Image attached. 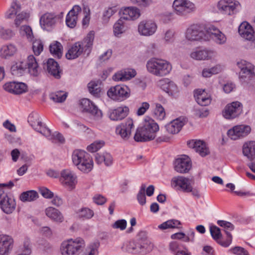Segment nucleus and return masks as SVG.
Returning <instances> with one entry per match:
<instances>
[{
    "label": "nucleus",
    "instance_id": "nucleus-33",
    "mask_svg": "<svg viewBox=\"0 0 255 255\" xmlns=\"http://www.w3.org/2000/svg\"><path fill=\"white\" fill-rule=\"evenodd\" d=\"M194 98L197 103L201 106L209 105L211 101L210 96L204 90L198 89L194 91Z\"/></svg>",
    "mask_w": 255,
    "mask_h": 255
},
{
    "label": "nucleus",
    "instance_id": "nucleus-5",
    "mask_svg": "<svg viewBox=\"0 0 255 255\" xmlns=\"http://www.w3.org/2000/svg\"><path fill=\"white\" fill-rule=\"evenodd\" d=\"M85 246L84 241L81 238L63 241L60 247L62 255H77Z\"/></svg>",
    "mask_w": 255,
    "mask_h": 255
},
{
    "label": "nucleus",
    "instance_id": "nucleus-57",
    "mask_svg": "<svg viewBox=\"0 0 255 255\" xmlns=\"http://www.w3.org/2000/svg\"><path fill=\"white\" fill-rule=\"evenodd\" d=\"M217 224L219 226L224 229L225 232L227 235L229 231H231L234 230V226L230 222L224 220H218Z\"/></svg>",
    "mask_w": 255,
    "mask_h": 255
},
{
    "label": "nucleus",
    "instance_id": "nucleus-52",
    "mask_svg": "<svg viewBox=\"0 0 255 255\" xmlns=\"http://www.w3.org/2000/svg\"><path fill=\"white\" fill-rule=\"evenodd\" d=\"M33 51L35 55H39L43 50V44L40 39H35L32 43Z\"/></svg>",
    "mask_w": 255,
    "mask_h": 255
},
{
    "label": "nucleus",
    "instance_id": "nucleus-15",
    "mask_svg": "<svg viewBox=\"0 0 255 255\" xmlns=\"http://www.w3.org/2000/svg\"><path fill=\"white\" fill-rule=\"evenodd\" d=\"M239 5L240 3L236 0H220L217 4V7L222 13L232 15Z\"/></svg>",
    "mask_w": 255,
    "mask_h": 255
},
{
    "label": "nucleus",
    "instance_id": "nucleus-6",
    "mask_svg": "<svg viewBox=\"0 0 255 255\" xmlns=\"http://www.w3.org/2000/svg\"><path fill=\"white\" fill-rule=\"evenodd\" d=\"M14 185L12 181L0 184V206L1 210L6 214L11 213L15 208V202L13 198L9 197L2 188L3 187L11 188Z\"/></svg>",
    "mask_w": 255,
    "mask_h": 255
},
{
    "label": "nucleus",
    "instance_id": "nucleus-24",
    "mask_svg": "<svg viewBox=\"0 0 255 255\" xmlns=\"http://www.w3.org/2000/svg\"><path fill=\"white\" fill-rule=\"evenodd\" d=\"M133 126L132 120L128 119L126 122L122 123L116 128V132L123 138L128 139L130 136L131 129Z\"/></svg>",
    "mask_w": 255,
    "mask_h": 255
},
{
    "label": "nucleus",
    "instance_id": "nucleus-47",
    "mask_svg": "<svg viewBox=\"0 0 255 255\" xmlns=\"http://www.w3.org/2000/svg\"><path fill=\"white\" fill-rule=\"evenodd\" d=\"M49 50L52 54L59 58L62 56V46L60 42L55 41L50 45Z\"/></svg>",
    "mask_w": 255,
    "mask_h": 255
},
{
    "label": "nucleus",
    "instance_id": "nucleus-22",
    "mask_svg": "<svg viewBox=\"0 0 255 255\" xmlns=\"http://www.w3.org/2000/svg\"><path fill=\"white\" fill-rule=\"evenodd\" d=\"M191 161L186 155H183L177 158L174 162V169L179 173H187L191 169Z\"/></svg>",
    "mask_w": 255,
    "mask_h": 255
},
{
    "label": "nucleus",
    "instance_id": "nucleus-46",
    "mask_svg": "<svg viewBox=\"0 0 255 255\" xmlns=\"http://www.w3.org/2000/svg\"><path fill=\"white\" fill-rule=\"evenodd\" d=\"M125 31V23L123 19L120 18L113 26L114 34L116 37H120Z\"/></svg>",
    "mask_w": 255,
    "mask_h": 255
},
{
    "label": "nucleus",
    "instance_id": "nucleus-26",
    "mask_svg": "<svg viewBox=\"0 0 255 255\" xmlns=\"http://www.w3.org/2000/svg\"><path fill=\"white\" fill-rule=\"evenodd\" d=\"M158 84L162 90L170 96H175L179 92L177 86L168 78L160 80Z\"/></svg>",
    "mask_w": 255,
    "mask_h": 255
},
{
    "label": "nucleus",
    "instance_id": "nucleus-49",
    "mask_svg": "<svg viewBox=\"0 0 255 255\" xmlns=\"http://www.w3.org/2000/svg\"><path fill=\"white\" fill-rule=\"evenodd\" d=\"M79 218L84 219H90L92 218L94 215V211L89 208H82L77 212Z\"/></svg>",
    "mask_w": 255,
    "mask_h": 255
},
{
    "label": "nucleus",
    "instance_id": "nucleus-9",
    "mask_svg": "<svg viewBox=\"0 0 255 255\" xmlns=\"http://www.w3.org/2000/svg\"><path fill=\"white\" fill-rule=\"evenodd\" d=\"M174 12L179 15H186L195 11V4L188 0H174L173 3Z\"/></svg>",
    "mask_w": 255,
    "mask_h": 255
},
{
    "label": "nucleus",
    "instance_id": "nucleus-51",
    "mask_svg": "<svg viewBox=\"0 0 255 255\" xmlns=\"http://www.w3.org/2000/svg\"><path fill=\"white\" fill-rule=\"evenodd\" d=\"M25 69L26 64L23 62H17L11 67V70L13 75L21 74Z\"/></svg>",
    "mask_w": 255,
    "mask_h": 255
},
{
    "label": "nucleus",
    "instance_id": "nucleus-35",
    "mask_svg": "<svg viewBox=\"0 0 255 255\" xmlns=\"http://www.w3.org/2000/svg\"><path fill=\"white\" fill-rule=\"evenodd\" d=\"M184 125L183 119L181 118L173 120L166 126L167 131L172 134L178 133Z\"/></svg>",
    "mask_w": 255,
    "mask_h": 255
},
{
    "label": "nucleus",
    "instance_id": "nucleus-44",
    "mask_svg": "<svg viewBox=\"0 0 255 255\" xmlns=\"http://www.w3.org/2000/svg\"><path fill=\"white\" fill-rule=\"evenodd\" d=\"M101 82L99 81H92L88 84L89 92L95 97H99L101 91Z\"/></svg>",
    "mask_w": 255,
    "mask_h": 255
},
{
    "label": "nucleus",
    "instance_id": "nucleus-34",
    "mask_svg": "<svg viewBox=\"0 0 255 255\" xmlns=\"http://www.w3.org/2000/svg\"><path fill=\"white\" fill-rule=\"evenodd\" d=\"M26 68L28 69L29 73L33 76H37L40 73L37 62L33 55H29L26 59Z\"/></svg>",
    "mask_w": 255,
    "mask_h": 255
},
{
    "label": "nucleus",
    "instance_id": "nucleus-3",
    "mask_svg": "<svg viewBox=\"0 0 255 255\" xmlns=\"http://www.w3.org/2000/svg\"><path fill=\"white\" fill-rule=\"evenodd\" d=\"M72 159L73 164L81 172L88 173L93 168V161L90 155L82 150H75L73 152Z\"/></svg>",
    "mask_w": 255,
    "mask_h": 255
},
{
    "label": "nucleus",
    "instance_id": "nucleus-55",
    "mask_svg": "<svg viewBox=\"0 0 255 255\" xmlns=\"http://www.w3.org/2000/svg\"><path fill=\"white\" fill-rule=\"evenodd\" d=\"M105 144V142L103 140L96 141L88 146L87 149L91 152H95L102 148Z\"/></svg>",
    "mask_w": 255,
    "mask_h": 255
},
{
    "label": "nucleus",
    "instance_id": "nucleus-45",
    "mask_svg": "<svg viewBox=\"0 0 255 255\" xmlns=\"http://www.w3.org/2000/svg\"><path fill=\"white\" fill-rule=\"evenodd\" d=\"M38 198V194L34 190H29L21 194L20 199L23 202H31Z\"/></svg>",
    "mask_w": 255,
    "mask_h": 255
},
{
    "label": "nucleus",
    "instance_id": "nucleus-54",
    "mask_svg": "<svg viewBox=\"0 0 255 255\" xmlns=\"http://www.w3.org/2000/svg\"><path fill=\"white\" fill-rule=\"evenodd\" d=\"M154 114L155 117L160 120H162L165 118V112L163 107L160 104H155Z\"/></svg>",
    "mask_w": 255,
    "mask_h": 255
},
{
    "label": "nucleus",
    "instance_id": "nucleus-23",
    "mask_svg": "<svg viewBox=\"0 0 255 255\" xmlns=\"http://www.w3.org/2000/svg\"><path fill=\"white\" fill-rule=\"evenodd\" d=\"M206 31L217 44L223 45L226 43L227 37L225 34L215 26L210 25L207 27Z\"/></svg>",
    "mask_w": 255,
    "mask_h": 255
},
{
    "label": "nucleus",
    "instance_id": "nucleus-2",
    "mask_svg": "<svg viewBox=\"0 0 255 255\" xmlns=\"http://www.w3.org/2000/svg\"><path fill=\"white\" fill-rule=\"evenodd\" d=\"M147 71L157 77H163L169 74L172 70L171 64L168 61L157 58L150 59L146 63Z\"/></svg>",
    "mask_w": 255,
    "mask_h": 255
},
{
    "label": "nucleus",
    "instance_id": "nucleus-8",
    "mask_svg": "<svg viewBox=\"0 0 255 255\" xmlns=\"http://www.w3.org/2000/svg\"><path fill=\"white\" fill-rule=\"evenodd\" d=\"M28 122L30 126L37 132L47 137L51 136L50 129L42 125L38 114L36 113H31L28 116Z\"/></svg>",
    "mask_w": 255,
    "mask_h": 255
},
{
    "label": "nucleus",
    "instance_id": "nucleus-1",
    "mask_svg": "<svg viewBox=\"0 0 255 255\" xmlns=\"http://www.w3.org/2000/svg\"><path fill=\"white\" fill-rule=\"evenodd\" d=\"M159 130L157 123L149 117H145L137 128L134 139L137 142H145L155 139Z\"/></svg>",
    "mask_w": 255,
    "mask_h": 255
},
{
    "label": "nucleus",
    "instance_id": "nucleus-29",
    "mask_svg": "<svg viewBox=\"0 0 255 255\" xmlns=\"http://www.w3.org/2000/svg\"><path fill=\"white\" fill-rule=\"evenodd\" d=\"M13 241L9 236L0 235V255H8L12 249Z\"/></svg>",
    "mask_w": 255,
    "mask_h": 255
},
{
    "label": "nucleus",
    "instance_id": "nucleus-30",
    "mask_svg": "<svg viewBox=\"0 0 255 255\" xmlns=\"http://www.w3.org/2000/svg\"><path fill=\"white\" fill-rule=\"evenodd\" d=\"M136 74V71L133 69H124L116 73L113 76V79L117 82H124L134 77Z\"/></svg>",
    "mask_w": 255,
    "mask_h": 255
},
{
    "label": "nucleus",
    "instance_id": "nucleus-41",
    "mask_svg": "<svg viewBox=\"0 0 255 255\" xmlns=\"http://www.w3.org/2000/svg\"><path fill=\"white\" fill-rule=\"evenodd\" d=\"M17 51L16 46L13 44L3 45L0 49V56L6 58L13 55Z\"/></svg>",
    "mask_w": 255,
    "mask_h": 255
},
{
    "label": "nucleus",
    "instance_id": "nucleus-32",
    "mask_svg": "<svg viewBox=\"0 0 255 255\" xmlns=\"http://www.w3.org/2000/svg\"><path fill=\"white\" fill-rule=\"evenodd\" d=\"M121 18L123 20H134L137 19L140 15L139 9L133 7L125 8L122 11Z\"/></svg>",
    "mask_w": 255,
    "mask_h": 255
},
{
    "label": "nucleus",
    "instance_id": "nucleus-61",
    "mask_svg": "<svg viewBox=\"0 0 255 255\" xmlns=\"http://www.w3.org/2000/svg\"><path fill=\"white\" fill-rule=\"evenodd\" d=\"M210 231L212 237L214 240H217L221 238L222 235L220 229L218 227L215 226H212L210 227Z\"/></svg>",
    "mask_w": 255,
    "mask_h": 255
},
{
    "label": "nucleus",
    "instance_id": "nucleus-40",
    "mask_svg": "<svg viewBox=\"0 0 255 255\" xmlns=\"http://www.w3.org/2000/svg\"><path fill=\"white\" fill-rule=\"evenodd\" d=\"M243 153L249 159H254L255 157V141L245 143L243 147Z\"/></svg>",
    "mask_w": 255,
    "mask_h": 255
},
{
    "label": "nucleus",
    "instance_id": "nucleus-50",
    "mask_svg": "<svg viewBox=\"0 0 255 255\" xmlns=\"http://www.w3.org/2000/svg\"><path fill=\"white\" fill-rule=\"evenodd\" d=\"M67 97V93L63 91H57L50 95V99L56 103H62L64 102Z\"/></svg>",
    "mask_w": 255,
    "mask_h": 255
},
{
    "label": "nucleus",
    "instance_id": "nucleus-38",
    "mask_svg": "<svg viewBox=\"0 0 255 255\" xmlns=\"http://www.w3.org/2000/svg\"><path fill=\"white\" fill-rule=\"evenodd\" d=\"M46 216L57 222H62L64 220V217L62 213L57 209L49 207L45 209V211Z\"/></svg>",
    "mask_w": 255,
    "mask_h": 255
},
{
    "label": "nucleus",
    "instance_id": "nucleus-20",
    "mask_svg": "<svg viewBox=\"0 0 255 255\" xmlns=\"http://www.w3.org/2000/svg\"><path fill=\"white\" fill-rule=\"evenodd\" d=\"M238 67L241 69L240 77L246 81L255 75V67L246 61L241 60L237 63Z\"/></svg>",
    "mask_w": 255,
    "mask_h": 255
},
{
    "label": "nucleus",
    "instance_id": "nucleus-59",
    "mask_svg": "<svg viewBox=\"0 0 255 255\" xmlns=\"http://www.w3.org/2000/svg\"><path fill=\"white\" fill-rule=\"evenodd\" d=\"M13 31L9 29H4L1 27L0 29V36L3 39H9L14 35Z\"/></svg>",
    "mask_w": 255,
    "mask_h": 255
},
{
    "label": "nucleus",
    "instance_id": "nucleus-13",
    "mask_svg": "<svg viewBox=\"0 0 255 255\" xmlns=\"http://www.w3.org/2000/svg\"><path fill=\"white\" fill-rule=\"evenodd\" d=\"M157 26L152 20H143L141 21L137 27L138 33L143 36H150L156 31Z\"/></svg>",
    "mask_w": 255,
    "mask_h": 255
},
{
    "label": "nucleus",
    "instance_id": "nucleus-11",
    "mask_svg": "<svg viewBox=\"0 0 255 255\" xmlns=\"http://www.w3.org/2000/svg\"><path fill=\"white\" fill-rule=\"evenodd\" d=\"M60 181L63 186L71 190L75 188L77 183V176L73 171L64 169L61 172Z\"/></svg>",
    "mask_w": 255,
    "mask_h": 255
},
{
    "label": "nucleus",
    "instance_id": "nucleus-28",
    "mask_svg": "<svg viewBox=\"0 0 255 255\" xmlns=\"http://www.w3.org/2000/svg\"><path fill=\"white\" fill-rule=\"evenodd\" d=\"M171 183L173 187H177L184 192L189 193L191 191V180L183 176L174 177Z\"/></svg>",
    "mask_w": 255,
    "mask_h": 255
},
{
    "label": "nucleus",
    "instance_id": "nucleus-25",
    "mask_svg": "<svg viewBox=\"0 0 255 255\" xmlns=\"http://www.w3.org/2000/svg\"><path fill=\"white\" fill-rule=\"evenodd\" d=\"M82 11L80 6L77 5H74L72 9L69 11L66 16V24L70 28H74L76 26L79 17L82 14Z\"/></svg>",
    "mask_w": 255,
    "mask_h": 255
},
{
    "label": "nucleus",
    "instance_id": "nucleus-58",
    "mask_svg": "<svg viewBox=\"0 0 255 255\" xmlns=\"http://www.w3.org/2000/svg\"><path fill=\"white\" fill-rule=\"evenodd\" d=\"M28 17V15L25 12H21L16 15L14 20V24L16 27H18L22 23V22L26 19Z\"/></svg>",
    "mask_w": 255,
    "mask_h": 255
},
{
    "label": "nucleus",
    "instance_id": "nucleus-37",
    "mask_svg": "<svg viewBox=\"0 0 255 255\" xmlns=\"http://www.w3.org/2000/svg\"><path fill=\"white\" fill-rule=\"evenodd\" d=\"M95 37V33L93 31H90L82 41L80 42L81 46L85 52L89 54L92 48Z\"/></svg>",
    "mask_w": 255,
    "mask_h": 255
},
{
    "label": "nucleus",
    "instance_id": "nucleus-4",
    "mask_svg": "<svg viewBox=\"0 0 255 255\" xmlns=\"http://www.w3.org/2000/svg\"><path fill=\"white\" fill-rule=\"evenodd\" d=\"M141 233L138 235L136 241L126 243L123 246L124 251L132 254H139L151 245V242L146 237L140 238Z\"/></svg>",
    "mask_w": 255,
    "mask_h": 255
},
{
    "label": "nucleus",
    "instance_id": "nucleus-36",
    "mask_svg": "<svg viewBox=\"0 0 255 255\" xmlns=\"http://www.w3.org/2000/svg\"><path fill=\"white\" fill-rule=\"evenodd\" d=\"M47 70L49 73L55 78L59 79L61 77V71L57 62L53 59H49L46 64Z\"/></svg>",
    "mask_w": 255,
    "mask_h": 255
},
{
    "label": "nucleus",
    "instance_id": "nucleus-48",
    "mask_svg": "<svg viewBox=\"0 0 255 255\" xmlns=\"http://www.w3.org/2000/svg\"><path fill=\"white\" fill-rule=\"evenodd\" d=\"M181 225L180 222L176 220H170L158 226V228L161 230H165L171 228H179Z\"/></svg>",
    "mask_w": 255,
    "mask_h": 255
},
{
    "label": "nucleus",
    "instance_id": "nucleus-42",
    "mask_svg": "<svg viewBox=\"0 0 255 255\" xmlns=\"http://www.w3.org/2000/svg\"><path fill=\"white\" fill-rule=\"evenodd\" d=\"M222 70V66L220 64H217L211 68L203 69L202 72V75L205 78L210 77L213 75L219 73Z\"/></svg>",
    "mask_w": 255,
    "mask_h": 255
},
{
    "label": "nucleus",
    "instance_id": "nucleus-18",
    "mask_svg": "<svg viewBox=\"0 0 255 255\" xmlns=\"http://www.w3.org/2000/svg\"><path fill=\"white\" fill-rule=\"evenodd\" d=\"M58 17L55 14L47 12L40 17L39 22L43 29L50 31L55 26Z\"/></svg>",
    "mask_w": 255,
    "mask_h": 255
},
{
    "label": "nucleus",
    "instance_id": "nucleus-10",
    "mask_svg": "<svg viewBox=\"0 0 255 255\" xmlns=\"http://www.w3.org/2000/svg\"><path fill=\"white\" fill-rule=\"evenodd\" d=\"M189 56L192 59L198 61L215 60L218 53L216 50L211 49L202 50L196 49L190 52Z\"/></svg>",
    "mask_w": 255,
    "mask_h": 255
},
{
    "label": "nucleus",
    "instance_id": "nucleus-60",
    "mask_svg": "<svg viewBox=\"0 0 255 255\" xmlns=\"http://www.w3.org/2000/svg\"><path fill=\"white\" fill-rule=\"evenodd\" d=\"M127 223L126 220L121 219L116 221L112 225V227L114 229H120L123 231L126 229L127 227Z\"/></svg>",
    "mask_w": 255,
    "mask_h": 255
},
{
    "label": "nucleus",
    "instance_id": "nucleus-12",
    "mask_svg": "<svg viewBox=\"0 0 255 255\" xmlns=\"http://www.w3.org/2000/svg\"><path fill=\"white\" fill-rule=\"evenodd\" d=\"M243 105L238 101L227 104L224 109L222 114L226 119H233L239 116L242 112Z\"/></svg>",
    "mask_w": 255,
    "mask_h": 255
},
{
    "label": "nucleus",
    "instance_id": "nucleus-14",
    "mask_svg": "<svg viewBox=\"0 0 255 255\" xmlns=\"http://www.w3.org/2000/svg\"><path fill=\"white\" fill-rule=\"evenodd\" d=\"M205 36L202 27L198 24H192L188 27L185 32L186 40L190 41H197L202 40Z\"/></svg>",
    "mask_w": 255,
    "mask_h": 255
},
{
    "label": "nucleus",
    "instance_id": "nucleus-19",
    "mask_svg": "<svg viewBox=\"0 0 255 255\" xmlns=\"http://www.w3.org/2000/svg\"><path fill=\"white\" fill-rule=\"evenodd\" d=\"M251 128L249 126H236L229 129L227 134L232 139L237 140L247 136L251 132Z\"/></svg>",
    "mask_w": 255,
    "mask_h": 255
},
{
    "label": "nucleus",
    "instance_id": "nucleus-39",
    "mask_svg": "<svg viewBox=\"0 0 255 255\" xmlns=\"http://www.w3.org/2000/svg\"><path fill=\"white\" fill-rule=\"evenodd\" d=\"M84 51L80 42H76L68 51L66 57L68 59H74L79 57Z\"/></svg>",
    "mask_w": 255,
    "mask_h": 255
},
{
    "label": "nucleus",
    "instance_id": "nucleus-17",
    "mask_svg": "<svg viewBox=\"0 0 255 255\" xmlns=\"http://www.w3.org/2000/svg\"><path fill=\"white\" fill-rule=\"evenodd\" d=\"M3 89L11 94L20 95L27 91V86L23 82H9L3 85Z\"/></svg>",
    "mask_w": 255,
    "mask_h": 255
},
{
    "label": "nucleus",
    "instance_id": "nucleus-62",
    "mask_svg": "<svg viewBox=\"0 0 255 255\" xmlns=\"http://www.w3.org/2000/svg\"><path fill=\"white\" fill-rule=\"evenodd\" d=\"M39 191L41 195L45 198L51 199L53 197V193L46 187H40L39 188Z\"/></svg>",
    "mask_w": 255,
    "mask_h": 255
},
{
    "label": "nucleus",
    "instance_id": "nucleus-16",
    "mask_svg": "<svg viewBox=\"0 0 255 255\" xmlns=\"http://www.w3.org/2000/svg\"><path fill=\"white\" fill-rule=\"evenodd\" d=\"M80 108L82 112L90 113L97 119L101 118L102 117L101 110L88 99H83L80 101Z\"/></svg>",
    "mask_w": 255,
    "mask_h": 255
},
{
    "label": "nucleus",
    "instance_id": "nucleus-63",
    "mask_svg": "<svg viewBox=\"0 0 255 255\" xmlns=\"http://www.w3.org/2000/svg\"><path fill=\"white\" fill-rule=\"evenodd\" d=\"M234 254L238 255H249V253L244 248L241 247H236L231 249Z\"/></svg>",
    "mask_w": 255,
    "mask_h": 255
},
{
    "label": "nucleus",
    "instance_id": "nucleus-56",
    "mask_svg": "<svg viewBox=\"0 0 255 255\" xmlns=\"http://www.w3.org/2000/svg\"><path fill=\"white\" fill-rule=\"evenodd\" d=\"M145 185L142 184L137 195V199L139 203L141 205H144L146 203V197L145 195Z\"/></svg>",
    "mask_w": 255,
    "mask_h": 255
},
{
    "label": "nucleus",
    "instance_id": "nucleus-7",
    "mask_svg": "<svg viewBox=\"0 0 255 255\" xmlns=\"http://www.w3.org/2000/svg\"><path fill=\"white\" fill-rule=\"evenodd\" d=\"M130 95L129 88L125 85H117L111 87L107 92L108 96L112 100L122 102L128 99Z\"/></svg>",
    "mask_w": 255,
    "mask_h": 255
},
{
    "label": "nucleus",
    "instance_id": "nucleus-21",
    "mask_svg": "<svg viewBox=\"0 0 255 255\" xmlns=\"http://www.w3.org/2000/svg\"><path fill=\"white\" fill-rule=\"evenodd\" d=\"M189 147L193 148L202 157L209 154L210 150L206 143L200 139H191L187 141Z\"/></svg>",
    "mask_w": 255,
    "mask_h": 255
},
{
    "label": "nucleus",
    "instance_id": "nucleus-43",
    "mask_svg": "<svg viewBox=\"0 0 255 255\" xmlns=\"http://www.w3.org/2000/svg\"><path fill=\"white\" fill-rule=\"evenodd\" d=\"M21 9L20 4L17 1H13L10 8L6 12L5 17L6 18H12L18 14Z\"/></svg>",
    "mask_w": 255,
    "mask_h": 255
},
{
    "label": "nucleus",
    "instance_id": "nucleus-64",
    "mask_svg": "<svg viewBox=\"0 0 255 255\" xmlns=\"http://www.w3.org/2000/svg\"><path fill=\"white\" fill-rule=\"evenodd\" d=\"M169 250L174 255H176V253L180 250V244L177 242H171L169 245Z\"/></svg>",
    "mask_w": 255,
    "mask_h": 255
},
{
    "label": "nucleus",
    "instance_id": "nucleus-27",
    "mask_svg": "<svg viewBox=\"0 0 255 255\" xmlns=\"http://www.w3.org/2000/svg\"><path fill=\"white\" fill-rule=\"evenodd\" d=\"M240 35L246 40L254 41L255 40V32L253 27L247 21L243 22L239 27Z\"/></svg>",
    "mask_w": 255,
    "mask_h": 255
},
{
    "label": "nucleus",
    "instance_id": "nucleus-53",
    "mask_svg": "<svg viewBox=\"0 0 255 255\" xmlns=\"http://www.w3.org/2000/svg\"><path fill=\"white\" fill-rule=\"evenodd\" d=\"M19 32L21 35H25L27 38L32 41L33 39L31 28L28 25H22L20 27Z\"/></svg>",
    "mask_w": 255,
    "mask_h": 255
},
{
    "label": "nucleus",
    "instance_id": "nucleus-31",
    "mask_svg": "<svg viewBox=\"0 0 255 255\" xmlns=\"http://www.w3.org/2000/svg\"><path fill=\"white\" fill-rule=\"evenodd\" d=\"M128 112L129 109L128 107H119L109 112V118L113 121L122 120L128 116Z\"/></svg>",
    "mask_w": 255,
    "mask_h": 255
}]
</instances>
